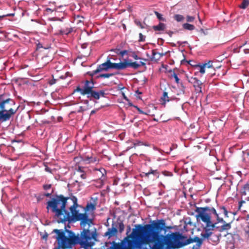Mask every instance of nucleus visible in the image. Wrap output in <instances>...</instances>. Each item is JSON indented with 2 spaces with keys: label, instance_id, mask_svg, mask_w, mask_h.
<instances>
[{
  "label": "nucleus",
  "instance_id": "nucleus-18",
  "mask_svg": "<svg viewBox=\"0 0 249 249\" xmlns=\"http://www.w3.org/2000/svg\"><path fill=\"white\" fill-rule=\"evenodd\" d=\"M174 18L178 22H182L184 19V17L182 15L179 14L175 15Z\"/></svg>",
  "mask_w": 249,
  "mask_h": 249
},
{
  "label": "nucleus",
  "instance_id": "nucleus-23",
  "mask_svg": "<svg viewBox=\"0 0 249 249\" xmlns=\"http://www.w3.org/2000/svg\"><path fill=\"white\" fill-rule=\"evenodd\" d=\"M72 31L71 28H67L66 29L62 30L60 31V34L62 35H68Z\"/></svg>",
  "mask_w": 249,
  "mask_h": 249
},
{
  "label": "nucleus",
  "instance_id": "nucleus-33",
  "mask_svg": "<svg viewBox=\"0 0 249 249\" xmlns=\"http://www.w3.org/2000/svg\"><path fill=\"white\" fill-rule=\"evenodd\" d=\"M118 228L119 229L120 232H122L124 230V226L123 222H120L119 223V227Z\"/></svg>",
  "mask_w": 249,
  "mask_h": 249
},
{
  "label": "nucleus",
  "instance_id": "nucleus-30",
  "mask_svg": "<svg viewBox=\"0 0 249 249\" xmlns=\"http://www.w3.org/2000/svg\"><path fill=\"white\" fill-rule=\"evenodd\" d=\"M171 77L174 78L175 81L177 84L179 83V79L178 78L177 74L175 72H173V73L171 75Z\"/></svg>",
  "mask_w": 249,
  "mask_h": 249
},
{
  "label": "nucleus",
  "instance_id": "nucleus-22",
  "mask_svg": "<svg viewBox=\"0 0 249 249\" xmlns=\"http://www.w3.org/2000/svg\"><path fill=\"white\" fill-rule=\"evenodd\" d=\"M249 0H243L240 7L242 9H245L249 5Z\"/></svg>",
  "mask_w": 249,
  "mask_h": 249
},
{
  "label": "nucleus",
  "instance_id": "nucleus-17",
  "mask_svg": "<svg viewBox=\"0 0 249 249\" xmlns=\"http://www.w3.org/2000/svg\"><path fill=\"white\" fill-rule=\"evenodd\" d=\"M77 173H79V176L82 179H85L86 178V174L83 171L82 168L80 167H78V169L77 170Z\"/></svg>",
  "mask_w": 249,
  "mask_h": 249
},
{
  "label": "nucleus",
  "instance_id": "nucleus-48",
  "mask_svg": "<svg viewBox=\"0 0 249 249\" xmlns=\"http://www.w3.org/2000/svg\"><path fill=\"white\" fill-rule=\"evenodd\" d=\"M6 16L3 15V16H0V19H2L4 17H5Z\"/></svg>",
  "mask_w": 249,
  "mask_h": 249
},
{
  "label": "nucleus",
  "instance_id": "nucleus-35",
  "mask_svg": "<svg viewBox=\"0 0 249 249\" xmlns=\"http://www.w3.org/2000/svg\"><path fill=\"white\" fill-rule=\"evenodd\" d=\"M145 36H143L142 33L139 34V41H144L145 40Z\"/></svg>",
  "mask_w": 249,
  "mask_h": 249
},
{
  "label": "nucleus",
  "instance_id": "nucleus-49",
  "mask_svg": "<svg viewBox=\"0 0 249 249\" xmlns=\"http://www.w3.org/2000/svg\"><path fill=\"white\" fill-rule=\"evenodd\" d=\"M123 249H130V248L129 247H124Z\"/></svg>",
  "mask_w": 249,
  "mask_h": 249
},
{
  "label": "nucleus",
  "instance_id": "nucleus-1",
  "mask_svg": "<svg viewBox=\"0 0 249 249\" xmlns=\"http://www.w3.org/2000/svg\"><path fill=\"white\" fill-rule=\"evenodd\" d=\"M133 229L130 236L134 240L135 244L138 248L157 241L153 249H163L165 245V236L160 235V232L164 230L165 222L163 219L153 221L152 224L144 226L138 225Z\"/></svg>",
  "mask_w": 249,
  "mask_h": 249
},
{
  "label": "nucleus",
  "instance_id": "nucleus-21",
  "mask_svg": "<svg viewBox=\"0 0 249 249\" xmlns=\"http://www.w3.org/2000/svg\"><path fill=\"white\" fill-rule=\"evenodd\" d=\"M161 99L164 101V103H165L166 102L169 101L170 100L169 97L168 96L167 92L165 91L163 92Z\"/></svg>",
  "mask_w": 249,
  "mask_h": 249
},
{
  "label": "nucleus",
  "instance_id": "nucleus-14",
  "mask_svg": "<svg viewBox=\"0 0 249 249\" xmlns=\"http://www.w3.org/2000/svg\"><path fill=\"white\" fill-rule=\"evenodd\" d=\"M153 28L155 31H163L165 28V25L163 23H160L159 25L154 26Z\"/></svg>",
  "mask_w": 249,
  "mask_h": 249
},
{
  "label": "nucleus",
  "instance_id": "nucleus-16",
  "mask_svg": "<svg viewBox=\"0 0 249 249\" xmlns=\"http://www.w3.org/2000/svg\"><path fill=\"white\" fill-rule=\"evenodd\" d=\"M182 27L184 29L189 31H193L195 29L194 25L187 23H184L182 25Z\"/></svg>",
  "mask_w": 249,
  "mask_h": 249
},
{
  "label": "nucleus",
  "instance_id": "nucleus-29",
  "mask_svg": "<svg viewBox=\"0 0 249 249\" xmlns=\"http://www.w3.org/2000/svg\"><path fill=\"white\" fill-rule=\"evenodd\" d=\"M195 18L193 16H187L186 17V21L188 22H192L195 20Z\"/></svg>",
  "mask_w": 249,
  "mask_h": 249
},
{
  "label": "nucleus",
  "instance_id": "nucleus-50",
  "mask_svg": "<svg viewBox=\"0 0 249 249\" xmlns=\"http://www.w3.org/2000/svg\"><path fill=\"white\" fill-rule=\"evenodd\" d=\"M13 15H14V14H8V15H7L6 16H13Z\"/></svg>",
  "mask_w": 249,
  "mask_h": 249
},
{
  "label": "nucleus",
  "instance_id": "nucleus-38",
  "mask_svg": "<svg viewBox=\"0 0 249 249\" xmlns=\"http://www.w3.org/2000/svg\"><path fill=\"white\" fill-rule=\"evenodd\" d=\"M51 187V184H46L43 186V188L45 190H48V189H50Z\"/></svg>",
  "mask_w": 249,
  "mask_h": 249
},
{
  "label": "nucleus",
  "instance_id": "nucleus-24",
  "mask_svg": "<svg viewBox=\"0 0 249 249\" xmlns=\"http://www.w3.org/2000/svg\"><path fill=\"white\" fill-rule=\"evenodd\" d=\"M95 170L100 172L101 177L104 176L106 174V170L103 168H100L99 169L96 168Z\"/></svg>",
  "mask_w": 249,
  "mask_h": 249
},
{
  "label": "nucleus",
  "instance_id": "nucleus-34",
  "mask_svg": "<svg viewBox=\"0 0 249 249\" xmlns=\"http://www.w3.org/2000/svg\"><path fill=\"white\" fill-rule=\"evenodd\" d=\"M206 68H211L212 67V61H209L208 62V63H205V64H203Z\"/></svg>",
  "mask_w": 249,
  "mask_h": 249
},
{
  "label": "nucleus",
  "instance_id": "nucleus-42",
  "mask_svg": "<svg viewBox=\"0 0 249 249\" xmlns=\"http://www.w3.org/2000/svg\"><path fill=\"white\" fill-rule=\"evenodd\" d=\"M249 45V40H247L243 44V46L245 45ZM247 50H249V47L247 49Z\"/></svg>",
  "mask_w": 249,
  "mask_h": 249
},
{
  "label": "nucleus",
  "instance_id": "nucleus-15",
  "mask_svg": "<svg viewBox=\"0 0 249 249\" xmlns=\"http://www.w3.org/2000/svg\"><path fill=\"white\" fill-rule=\"evenodd\" d=\"M221 236V234H219L218 235L213 234V233L212 232V235L210 237L209 239H207V240H211L214 243H217L219 240V237ZM205 239H203L204 240Z\"/></svg>",
  "mask_w": 249,
  "mask_h": 249
},
{
  "label": "nucleus",
  "instance_id": "nucleus-13",
  "mask_svg": "<svg viewBox=\"0 0 249 249\" xmlns=\"http://www.w3.org/2000/svg\"><path fill=\"white\" fill-rule=\"evenodd\" d=\"M84 160L87 162V163H95L96 162H98L99 161L98 159L96 157H86Z\"/></svg>",
  "mask_w": 249,
  "mask_h": 249
},
{
  "label": "nucleus",
  "instance_id": "nucleus-25",
  "mask_svg": "<svg viewBox=\"0 0 249 249\" xmlns=\"http://www.w3.org/2000/svg\"><path fill=\"white\" fill-rule=\"evenodd\" d=\"M155 14L156 15L157 18L160 20H161V21H165V19L162 17V15L161 14H160L159 13H158L157 11L155 12Z\"/></svg>",
  "mask_w": 249,
  "mask_h": 249
},
{
  "label": "nucleus",
  "instance_id": "nucleus-41",
  "mask_svg": "<svg viewBox=\"0 0 249 249\" xmlns=\"http://www.w3.org/2000/svg\"><path fill=\"white\" fill-rule=\"evenodd\" d=\"M85 110V108L83 107H80L79 109H78V112H83Z\"/></svg>",
  "mask_w": 249,
  "mask_h": 249
},
{
  "label": "nucleus",
  "instance_id": "nucleus-40",
  "mask_svg": "<svg viewBox=\"0 0 249 249\" xmlns=\"http://www.w3.org/2000/svg\"><path fill=\"white\" fill-rule=\"evenodd\" d=\"M136 108L137 109L138 111H139V112L141 114H145V113H144L143 111H142L139 107H136Z\"/></svg>",
  "mask_w": 249,
  "mask_h": 249
},
{
  "label": "nucleus",
  "instance_id": "nucleus-11",
  "mask_svg": "<svg viewBox=\"0 0 249 249\" xmlns=\"http://www.w3.org/2000/svg\"><path fill=\"white\" fill-rule=\"evenodd\" d=\"M231 228V223H227L225 222L221 226H216L215 227L218 231L222 232L224 231H228Z\"/></svg>",
  "mask_w": 249,
  "mask_h": 249
},
{
  "label": "nucleus",
  "instance_id": "nucleus-46",
  "mask_svg": "<svg viewBox=\"0 0 249 249\" xmlns=\"http://www.w3.org/2000/svg\"><path fill=\"white\" fill-rule=\"evenodd\" d=\"M45 170L47 172H51V170L50 169L48 168V167H46L45 168Z\"/></svg>",
  "mask_w": 249,
  "mask_h": 249
},
{
  "label": "nucleus",
  "instance_id": "nucleus-9",
  "mask_svg": "<svg viewBox=\"0 0 249 249\" xmlns=\"http://www.w3.org/2000/svg\"><path fill=\"white\" fill-rule=\"evenodd\" d=\"M188 81L190 83H191V84H192L193 85V86L194 87L195 90L197 92H202L201 86H202V83L199 80H198L196 77H191L188 79Z\"/></svg>",
  "mask_w": 249,
  "mask_h": 249
},
{
  "label": "nucleus",
  "instance_id": "nucleus-52",
  "mask_svg": "<svg viewBox=\"0 0 249 249\" xmlns=\"http://www.w3.org/2000/svg\"><path fill=\"white\" fill-rule=\"evenodd\" d=\"M62 78H64L63 76H61V77Z\"/></svg>",
  "mask_w": 249,
  "mask_h": 249
},
{
  "label": "nucleus",
  "instance_id": "nucleus-20",
  "mask_svg": "<svg viewBox=\"0 0 249 249\" xmlns=\"http://www.w3.org/2000/svg\"><path fill=\"white\" fill-rule=\"evenodd\" d=\"M95 209V205L92 203L88 204L86 207V210L87 211H91L93 212Z\"/></svg>",
  "mask_w": 249,
  "mask_h": 249
},
{
  "label": "nucleus",
  "instance_id": "nucleus-36",
  "mask_svg": "<svg viewBox=\"0 0 249 249\" xmlns=\"http://www.w3.org/2000/svg\"><path fill=\"white\" fill-rule=\"evenodd\" d=\"M43 196H44L43 195L36 196L37 201L39 202L41 200H42L43 198Z\"/></svg>",
  "mask_w": 249,
  "mask_h": 249
},
{
  "label": "nucleus",
  "instance_id": "nucleus-8",
  "mask_svg": "<svg viewBox=\"0 0 249 249\" xmlns=\"http://www.w3.org/2000/svg\"><path fill=\"white\" fill-rule=\"evenodd\" d=\"M110 69L120 70V63H112L110 60H108L106 62L100 65L97 69L93 71V73L96 74L103 71H107Z\"/></svg>",
  "mask_w": 249,
  "mask_h": 249
},
{
  "label": "nucleus",
  "instance_id": "nucleus-32",
  "mask_svg": "<svg viewBox=\"0 0 249 249\" xmlns=\"http://www.w3.org/2000/svg\"><path fill=\"white\" fill-rule=\"evenodd\" d=\"M201 237L202 238V239H200L199 237H196L195 240L193 239V242H197L200 245H201L202 243V240L203 239V238L202 236Z\"/></svg>",
  "mask_w": 249,
  "mask_h": 249
},
{
  "label": "nucleus",
  "instance_id": "nucleus-26",
  "mask_svg": "<svg viewBox=\"0 0 249 249\" xmlns=\"http://www.w3.org/2000/svg\"><path fill=\"white\" fill-rule=\"evenodd\" d=\"M135 24L138 26L139 27H140L142 29H144L145 28V24L144 23H142L141 21L138 20H135Z\"/></svg>",
  "mask_w": 249,
  "mask_h": 249
},
{
  "label": "nucleus",
  "instance_id": "nucleus-43",
  "mask_svg": "<svg viewBox=\"0 0 249 249\" xmlns=\"http://www.w3.org/2000/svg\"><path fill=\"white\" fill-rule=\"evenodd\" d=\"M139 64L140 67L141 66H144L145 65V63L141 61L139 63Z\"/></svg>",
  "mask_w": 249,
  "mask_h": 249
},
{
  "label": "nucleus",
  "instance_id": "nucleus-12",
  "mask_svg": "<svg viewBox=\"0 0 249 249\" xmlns=\"http://www.w3.org/2000/svg\"><path fill=\"white\" fill-rule=\"evenodd\" d=\"M117 232V230L115 228H109L108 231L105 233L106 236H108L109 237H111L114 235L116 232Z\"/></svg>",
  "mask_w": 249,
  "mask_h": 249
},
{
  "label": "nucleus",
  "instance_id": "nucleus-44",
  "mask_svg": "<svg viewBox=\"0 0 249 249\" xmlns=\"http://www.w3.org/2000/svg\"><path fill=\"white\" fill-rule=\"evenodd\" d=\"M51 195V193H47V194H44L43 196H46L47 197H50Z\"/></svg>",
  "mask_w": 249,
  "mask_h": 249
},
{
  "label": "nucleus",
  "instance_id": "nucleus-2",
  "mask_svg": "<svg viewBox=\"0 0 249 249\" xmlns=\"http://www.w3.org/2000/svg\"><path fill=\"white\" fill-rule=\"evenodd\" d=\"M68 198L65 197L63 196H57L47 202V209H51L52 212L55 213L56 218L58 222L63 223L66 221H71L72 219L74 221H81V225L85 227L87 224L89 225L91 223V220L88 217L87 213H80L76 208L78 206L77 200L76 197L72 196L71 200L73 205L70 208L71 213V216L70 213L65 209L67 200Z\"/></svg>",
  "mask_w": 249,
  "mask_h": 249
},
{
  "label": "nucleus",
  "instance_id": "nucleus-27",
  "mask_svg": "<svg viewBox=\"0 0 249 249\" xmlns=\"http://www.w3.org/2000/svg\"><path fill=\"white\" fill-rule=\"evenodd\" d=\"M114 74L113 73H104V74H101L100 75L98 76L99 77H102V78H109L110 76H113Z\"/></svg>",
  "mask_w": 249,
  "mask_h": 249
},
{
  "label": "nucleus",
  "instance_id": "nucleus-28",
  "mask_svg": "<svg viewBox=\"0 0 249 249\" xmlns=\"http://www.w3.org/2000/svg\"><path fill=\"white\" fill-rule=\"evenodd\" d=\"M220 210L222 211L224 215L226 217H228V212L225 207H224V206L220 207Z\"/></svg>",
  "mask_w": 249,
  "mask_h": 249
},
{
  "label": "nucleus",
  "instance_id": "nucleus-37",
  "mask_svg": "<svg viewBox=\"0 0 249 249\" xmlns=\"http://www.w3.org/2000/svg\"><path fill=\"white\" fill-rule=\"evenodd\" d=\"M157 54H158L160 56H161L160 53H157L155 50H152V58L153 59H155V56Z\"/></svg>",
  "mask_w": 249,
  "mask_h": 249
},
{
  "label": "nucleus",
  "instance_id": "nucleus-3",
  "mask_svg": "<svg viewBox=\"0 0 249 249\" xmlns=\"http://www.w3.org/2000/svg\"><path fill=\"white\" fill-rule=\"evenodd\" d=\"M55 233L54 238L56 239L57 249H68L77 244L82 247L87 248L91 245L89 240L91 239L90 232L88 230H84L81 233L80 237L70 230L54 229L52 231Z\"/></svg>",
  "mask_w": 249,
  "mask_h": 249
},
{
  "label": "nucleus",
  "instance_id": "nucleus-10",
  "mask_svg": "<svg viewBox=\"0 0 249 249\" xmlns=\"http://www.w3.org/2000/svg\"><path fill=\"white\" fill-rule=\"evenodd\" d=\"M120 70H124L128 67H131L135 69H138L140 67L139 63L137 62H128L126 60L124 62L120 63Z\"/></svg>",
  "mask_w": 249,
  "mask_h": 249
},
{
  "label": "nucleus",
  "instance_id": "nucleus-4",
  "mask_svg": "<svg viewBox=\"0 0 249 249\" xmlns=\"http://www.w3.org/2000/svg\"><path fill=\"white\" fill-rule=\"evenodd\" d=\"M196 217L197 222L202 221L203 231L201 233V236L203 239H209L212 235V231L215 229L216 223H213L212 221V215H215L218 223H225V221L223 218H220L217 213L216 210L213 207H197L196 210Z\"/></svg>",
  "mask_w": 249,
  "mask_h": 249
},
{
  "label": "nucleus",
  "instance_id": "nucleus-6",
  "mask_svg": "<svg viewBox=\"0 0 249 249\" xmlns=\"http://www.w3.org/2000/svg\"><path fill=\"white\" fill-rule=\"evenodd\" d=\"M81 87L78 86L74 90V92H79L82 95H87L90 99L98 100L100 97H105V93L104 90H101L96 91L93 89L94 83L92 80H86L81 82Z\"/></svg>",
  "mask_w": 249,
  "mask_h": 249
},
{
  "label": "nucleus",
  "instance_id": "nucleus-5",
  "mask_svg": "<svg viewBox=\"0 0 249 249\" xmlns=\"http://www.w3.org/2000/svg\"><path fill=\"white\" fill-rule=\"evenodd\" d=\"M18 109L15 102L11 98H3L0 96V120L1 122H6L14 116Z\"/></svg>",
  "mask_w": 249,
  "mask_h": 249
},
{
  "label": "nucleus",
  "instance_id": "nucleus-7",
  "mask_svg": "<svg viewBox=\"0 0 249 249\" xmlns=\"http://www.w3.org/2000/svg\"><path fill=\"white\" fill-rule=\"evenodd\" d=\"M166 237V241H164L165 245H167L170 248H180L193 242V240L191 238L187 239L184 243L181 242L184 237L178 232L172 233L171 234L165 236V238Z\"/></svg>",
  "mask_w": 249,
  "mask_h": 249
},
{
  "label": "nucleus",
  "instance_id": "nucleus-19",
  "mask_svg": "<svg viewBox=\"0 0 249 249\" xmlns=\"http://www.w3.org/2000/svg\"><path fill=\"white\" fill-rule=\"evenodd\" d=\"M151 174H153L154 176L158 177V172L157 171L152 169H151L148 172L145 173V176L146 177H149V175Z\"/></svg>",
  "mask_w": 249,
  "mask_h": 249
},
{
  "label": "nucleus",
  "instance_id": "nucleus-47",
  "mask_svg": "<svg viewBox=\"0 0 249 249\" xmlns=\"http://www.w3.org/2000/svg\"><path fill=\"white\" fill-rule=\"evenodd\" d=\"M134 58L135 59H139V58L138 57V56L137 55H135L134 56H133Z\"/></svg>",
  "mask_w": 249,
  "mask_h": 249
},
{
  "label": "nucleus",
  "instance_id": "nucleus-39",
  "mask_svg": "<svg viewBox=\"0 0 249 249\" xmlns=\"http://www.w3.org/2000/svg\"><path fill=\"white\" fill-rule=\"evenodd\" d=\"M122 96L123 97V98L125 100V101H128V99L127 98V97L126 96V95H125V94L124 93V92H122Z\"/></svg>",
  "mask_w": 249,
  "mask_h": 249
},
{
  "label": "nucleus",
  "instance_id": "nucleus-51",
  "mask_svg": "<svg viewBox=\"0 0 249 249\" xmlns=\"http://www.w3.org/2000/svg\"><path fill=\"white\" fill-rule=\"evenodd\" d=\"M94 113V111L92 110L91 112V114H92V113Z\"/></svg>",
  "mask_w": 249,
  "mask_h": 249
},
{
  "label": "nucleus",
  "instance_id": "nucleus-31",
  "mask_svg": "<svg viewBox=\"0 0 249 249\" xmlns=\"http://www.w3.org/2000/svg\"><path fill=\"white\" fill-rule=\"evenodd\" d=\"M198 67L199 68V72L202 73V74H204L205 72V67L203 65H199L198 66Z\"/></svg>",
  "mask_w": 249,
  "mask_h": 249
},
{
  "label": "nucleus",
  "instance_id": "nucleus-45",
  "mask_svg": "<svg viewBox=\"0 0 249 249\" xmlns=\"http://www.w3.org/2000/svg\"><path fill=\"white\" fill-rule=\"evenodd\" d=\"M127 242L129 246H130L132 244V242L131 241L128 240Z\"/></svg>",
  "mask_w": 249,
  "mask_h": 249
},
{
  "label": "nucleus",
  "instance_id": "nucleus-53",
  "mask_svg": "<svg viewBox=\"0 0 249 249\" xmlns=\"http://www.w3.org/2000/svg\"><path fill=\"white\" fill-rule=\"evenodd\" d=\"M0 122H1V120H0Z\"/></svg>",
  "mask_w": 249,
  "mask_h": 249
}]
</instances>
